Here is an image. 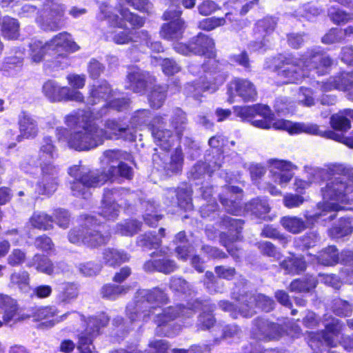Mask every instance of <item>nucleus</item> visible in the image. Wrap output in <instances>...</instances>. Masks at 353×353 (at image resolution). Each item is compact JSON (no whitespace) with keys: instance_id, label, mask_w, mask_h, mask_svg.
I'll return each instance as SVG.
<instances>
[{"instance_id":"obj_1","label":"nucleus","mask_w":353,"mask_h":353,"mask_svg":"<svg viewBox=\"0 0 353 353\" xmlns=\"http://www.w3.org/2000/svg\"><path fill=\"white\" fill-rule=\"evenodd\" d=\"M123 154L119 150H107L101 159L102 171L94 172L81 165H74L69 169V174L74 179L70 183L73 195L85 197L87 190L94 188L105 182L121 176L130 179L133 176V170L127 163L122 161Z\"/></svg>"},{"instance_id":"obj_2","label":"nucleus","mask_w":353,"mask_h":353,"mask_svg":"<svg viewBox=\"0 0 353 353\" xmlns=\"http://www.w3.org/2000/svg\"><path fill=\"white\" fill-rule=\"evenodd\" d=\"M139 297L134 306L127 307L128 315L132 322L141 318L146 321V319L152 314L154 315V321L160 326L179 315L190 316L192 314L191 309L181 305L162 310L159 305L165 303L168 298L166 294L158 288L140 290Z\"/></svg>"},{"instance_id":"obj_3","label":"nucleus","mask_w":353,"mask_h":353,"mask_svg":"<svg viewBox=\"0 0 353 353\" xmlns=\"http://www.w3.org/2000/svg\"><path fill=\"white\" fill-rule=\"evenodd\" d=\"M334 176L323 189V203L320 208L322 211L315 214L312 219L325 217L323 221H332L336 217V212L342 209L339 203H347L353 201L351 193L353 192V180L348 179L350 170L343 165H334L330 168Z\"/></svg>"},{"instance_id":"obj_4","label":"nucleus","mask_w":353,"mask_h":353,"mask_svg":"<svg viewBox=\"0 0 353 353\" xmlns=\"http://www.w3.org/2000/svg\"><path fill=\"white\" fill-rule=\"evenodd\" d=\"M191 44L197 49L193 50V54L199 55H206L208 61L205 63L202 68L205 74L204 80L201 82V90L214 92L219 85L223 83L225 80V76L221 72L218 68V64L214 59V43L211 38L203 34H199L196 37L192 39Z\"/></svg>"},{"instance_id":"obj_5","label":"nucleus","mask_w":353,"mask_h":353,"mask_svg":"<svg viewBox=\"0 0 353 353\" xmlns=\"http://www.w3.org/2000/svg\"><path fill=\"white\" fill-rule=\"evenodd\" d=\"M101 228V226L97 223L94 217L88 216L85 219L84 225L70 231L69 241L72 243L83 244L90 248L105 244L110 239V235L103 234Z\"/></svg>"},{"instance_id":"obj_6","label":"nucleus","mask_w":353,"mask_h":353,"mask_svg":"<svg viewBox=\"0 0 353 353\" xmlns=\"http://www.w3.org/2000/svg\"><path fill=\"white\" fill-rule=\"evenodd\" d=\"M93 124L82 125L81 130L71 133L65 128H60L56 130L57 139L59 141H67L68 145L76 150H88L101 145L97 134L92 130Z\"/></svg>"},{"instance_id":"obj_7","label":"nucleus","mask_w":353,"mask_h":353,"mask_svg":"<svg viewBox=\"0 0 353 353\" xmlns=\"http://www.w3.org/2000/svg\"><path fill=\"white\" fill-rule=\"evenodd\" d=\"M119 13L121 17L113 12L112 7L106 4H101L97 17L100 21L107 20L113 28H125L124 21L129 22L134 28H141L144 24V21L141 17L129 12L127 9H121Z\"/></svg>"},{"instance_id":"obj_8","label":"nucleus","mask_w":353,"mask_h":353,"mask_svg":"<svg viewBox=\"0 0 353 353\" xmlns=\"http://www.w3.org/2000/svg\"><path fill=\"white\" fill-rule=\"evenodd\" d=\"M109 318L104 313L90 317L85 322L86 329L79 336L78 349L80 353H92L94 347L92 344L93 338L98 334L101 327L105 326Z\"/></svg>"},{"instance_id":"obj_9","label":"nucleus","mask_w":353,"mask_h":353,"mask_svg":"<svg viewBox=\"0 0 353 353\" xmlns=\"http://www.w3.org/2000/svg\"><path fill=\"white\" fill-rule=\"evenodd\" d=\"M43 92L52 102L62 101H84V97L80 91L70 90V87L61 86L54 81H48L43 84Z\"/></svg>"},{"instance_id":"obj_10","label":"nucleus","mask_w":353,"mask_h":353,"mask_svg":"<svg viewBox=\"0 0 353 353\" xmlns=\"http://www.w3.org/2000/svg\"><path fill=\"white\" fill-rule=\"evenodd\" d=\"M309 72L307 59L290 61L285 59L278 72L285 83H298L307 77Z\"/></svg>"},{"instance_id":"obj_11","label":"nucleus","mask_w":353,"mask_h":353,"mask_svg":"<svg viewBox=\"0 0 353 353\" xmlns=\"http://www.w3.org/2000/svg\"><path fill=\"white\" fill-rule=\"evenodd\" d=\"M41 179L37 185V192L41 194H51L59 185V168L50 160L41 163Z\"/></svg>"},{"instance_id":"obj_12","label":"nucleus","mask_w":353,"mask_h":353,"mask_svg":"<svg viewBox=\"0 0 353 353\" xmlns=\"http://www.w3.org/2000/svg\"><path fill=\"white\" fill-rule=\"evenodd\" d=\"M343 325L338 319H332L331 323L325 326V330L322 332V340L327 346L336 347L340 343L345 350L353 351V335L340 336Z\"/></svg>"},{"instance_id":"obj_13","label":"nucleus","mask_w":353,"mask_h":353,"mask_svg":"<svg viewBox=\"0 0 353 353\" xmlns=\"http://www.w3.org/2000/svg\"><path fill=\"white\" fill-rule=\"evenodd\" d=\"M239 312L244 317H250L255 313L254 305L267 312L271 311L274 306V301L262 294H246L239 298Z\"/></svg>"},{"instance_id":"obj_14","label":"nucleus","mask_w":353,"mask_h":353,"mask_svg":"<svg viewBox=\"0 0 353 353\" xmlns=\"http://www.w3.org/2000/svg\"><path fill=\"white\" fill-rule=\"evenodd\" d=\"M270 116L268 118L261 117L262 118L261 119L254 118L251 120V123L252 125L262 129H269L272 126L276 130H285L291 134L308 132V126L302 123H292L288 120L280 119L272 123L274 114L271 110Z\"/></svg>"},{"instance_id":"obj_15","label":"nucleus","mask_w":353,"mask_h":353,"mask_svg":"<svg viewBox=\"0 0 353 353\" xmlns=\"http://www.w3.org/2000/svg\"><path fill=\"white\" fill-rule=\"evenodd\" d=\"M228 101L234 102V97L239 96L244 101L256 100L257 91L255 85L249 80L236 78L231 81L228 85Z\"/></svg>"},{"instance_id":"obj_16","label":"nucleus","mask_w":353,"mask_h":353,"mask_svg":"<svg viewBox=\"0 0 353 353\" xmlns=\"http://www.w3.org/2000/svg\"><path fill=\"white\" fill-rule=\"evenodd\" d=\"M181 12L170 8L163 14L165 20L170 21L161 28V34L167 39H178L182 37L184 30V22L179 18Z\"/></svg>"},{"instance_id":"obj_17","label":"nucleus","mask_w":353,"mask_h":353,"mask_svg":"<svg viewBox=\"0 0 353 353\" xmlns=\"http://www.w3.org/2000/svg\"><path fill=\"white\" fill-rule=\"evenodd\" d=\"M283 332L282 327L279 324L263 319L255 320L252 329L253 337L263 341L278 339L281 336Z\"/></svg>"},{"instance_id":"obj_18","label":"nucleus","mask_w":353,"mask_h":353,"mask_svg":"<svg viewBox=\"0 0 353 353\" xmlns=\"http://www.w3.org/2000/svg\"><path fill=\"white\" fill-rule=\"evenodd\" d=\"M92 130L97 134L101 145L105 139H128L126 133L129 128L114 119H108L105 121L104 129L93 124Z\"/></svg>"},{"instance_id":"obj_19","label":"nucleus","mask_w":353,"mask_h":353,"mask_svg":"<svg viewBox=\"0 0 353 353\" xmlns=\"http://www.w3.org/2000/svg\"><path fill=\"white\" fill-rule=\"evenodd\" d=\"M322 88L324 91L336 89L346 92L347 99L353 101V73L344 72L331 77L326 82H323Z\"/></svg>"},{"instance_id":"obj_20","label":"nucleus","mask_w":353,"mask_h":353,"mask_svg":"<svg viewBox=\"0 0 353 353\" xmlns=\"http://www.w3.org/2000/svg\"><path fill=\"white\" fill-rule=\"evenodd\" d=\"M163 120L161 116L154 117L150 123V129L157 145L168 150L173 144L175 137L170 130L162 128Z\"/></svg>"},{"instance_id":"obj_21","label":"nucleus","mask_w":353,"mask_h":353,"mask_svg":"<svg viewBox=\"0 0 353 353\" xmlns=\"http://www.w3.org/2000/svg\"><path fill=\"white\" fill-rule=\"evenodd\" d=\"M152 256L157 259L148 261L143 265V269L147 272L157 271L167 274L177 269L176 263L169 259L164 251L153 252Z\"/></svg>"},{"instance_id":"obj_22","label":"nucleus","mask_w":353,"mask_h":353,"mask_svg":"<svg viewBox=\"0 0 353 353\" xmlns=\"http://www.w3.org/2000/svg\"><path fill=\"white\" fill-rule=\"evenodd\" d=\"M270 173L272 181L281 186L286 185L293 176V165L288 161L271 159Z\"/></svg>"},{"instance_id":"obj_23","label":"nucleus","mask_w":353,"mask_h":353,"mask_svg":"<svg viewBox=\"0 0 353 353\" xmlns=\"http://www.w3.org/2000/svg\"><path fill=\"white\" fill-rule=\"evenodd\" d=\"M48 46L52 49V55L64 56L65 53L73 52L79 49L77 44L72 40L70 34L63 32L54 36Z\"/></svg>"},{"instance_id":"obj_24","label":"nucleus","mask_w":353,"mask_h":353,"mask_svg":"<svg viewBox=\"0 0 353 353\" xmlns=\"http://www.w3.org/2000/svg\"><path fill=\"white\" fill-rule=\"evenodd\" d=\"M241 190L235 186L224 188V192L220 195V201L229 213L237 214L241 212Z\"/></svg>"},{"instance_id":"obj_25","label":"nucleus","mask_w":353,"mask_h":353,"mask_svg":"<svg viewBox=\"0 0 353 353\" xmlns=\"http://www.w3.org/2000/svg\"><path fill=\"white\" fill-rule=\"evenodd\" d=\"M129 83L128 88L134 92H143L148 83H151L153 77L147 72L139 68H132L127 76Z\"/></svg>"},{"instance_id":"obj_26","label":"nucleus","mask_w":353,"mask_h":353,"mask_svg":"<svg viewBox=\"0 0 353 353\" xmlns=\"http://www.w3.org/2000/svg\"><path fill=\"white\" fill-rule=\"evenodd\" d=\"M192 191L188 188H179L177 190L170 188L166 190L165 197L166 203H177L178 205L185 210L192 208Z\"/></svg>"},{"instance_id":"obj_27","label":"nucleus","mask_w":353,"mask_h":353,"mask_svg":"<svg viewBox=\"0 0 353 353\" xmlns=\"http://www.w3.org/2000/svg\"><path fill=\"white\" fill-rule=\"evenodd\" d=\"M119 191L106 189L103 193L101 214L108 219L116 218L119 212V205L115 203Z\"/></svg>"},{"instance_id":"obj_28","label":"nucleus","mask_w":353,"mask_h":353,"mask_svg":"<svg viewBox=\"0 0 353 353\" xmlns=\"http://www.w3.org/2000/svg\"><path fill=\"white\" fill-rule=\"evenodd\" d=\"M112 96H113L112 89L107 81H103L90 88L87 103L88 105H93L101 101L110 100Z\"/></svg>"},{"instance_id":"obj_29","label":"nucleus","mask_w":353,"mask_h":353,"mask_svg":"<svg viewBox=\"0 0 353 353\" xmlns=\"http://www.w3.org/2000/svg\"><path fill=\"white\" fill-rule=\"evenodd\" d=\"M20 134L17 137L18 141L24 139H34L39 132L37 121L26 112H22L19 118Z\"/></svg>"},{"instance_id":"obj_30","label":"nucleus","mask_w":353,"mask_h":353,"mask_svg":"<svg viewBox=\"0 0 353 353\" xmlns=\"http://www.w3.org/2000/svg\"><path fill=\"white\" fill-rule=\"evenodd\" d=\"M64 12V5L54 1L51 3L46 19V23L50 30H57L62 27Z\"/></svg>"},{"instance_id":"obj_31","label":"nucleus","mask_w":353,"mask_h":353,"mask_svg":"<svg viewBox=\"0 0 353 353\" xmlns=\"http://www.w3.org/2000/svg\"><path fill=\"white\" fill-rule=\"evenodd\" d=\"M237 116L243 119L252 120L257 116L270 117V109L268 105L256 104L252 106H244L236 109Z\"/></svg>"},{"instance_id":"obj_32","label":"nucleus","mask_w":353,"mask_h":353,"mask_svg":"<svg viewBox=\"0 0 353 353\" xmlns=\"http://www.w3.org/2000/svg\"><path fill=\"white\" fill-rule=\"evenodd\" d=\"M316 260L323 265L332 266L339 263V254L335 246H329L323 250L318 256L310 255V261Z\"/></svg>"},{"instance_id":"obj_33","label":"nucleus","mask_w":353,"mask_h":353,"mask_svg":"<svg viewBox=\"0 0 353 353\" xmlns=\"http://www.w3.org/2000/svg\"><path fill=\"white\" fill-rule=\"evenodd\" d=\"M350 119H353V110L346 109L332 115L330 123L333 128L346 132L351 128Z\"/></svg>"},{"instance_id":"obj_34","label":"nucleus","mask_w":353,"mask_h":353,"mask_svg":"<svg viewBox=\"0 0 353 353\" xmlns=\"http://www.w3.org/2000/svg\"><path fill=\"white\" fill-rule=\"evenodd\" d=\"M281 267L286 274H299L304 272L307 268V263L302 256H291L283 260Z\"/></svg>"},{"instance_id":"obj_35","label":"nucleus","mask_w":353,"mask_h":353,"mask_svg":"<svg viewBox=\"0 0 353 353\" xmlns=\"http://www.w3.org/2000/svg\"><path fill=\"white\" fill-rule=\"evenodd\" d=\"M58 311L53 307H40L35 310L33 317L35 321H42L45 319H50L49 321L50 326L54 325L63 319H65L67 314H65L62 316H57Z\"/></svg>"},{"instance_id":"obj_36","label":"nucleus","mask_w":353,"mask_h":353,"mask_svg":"<svg viewBox=\"0 0 353 353\" xmlns=\"http://www.w3.org/2000/svg\"><path fill=\"white\" fill-rule=\"evenodd\" d=\"M353 232V221L349 218L341 219L329 230L330 236L339 239L350 235Z\"/></svg>"},{"instance_id":"obj_37","label":"nucleus","mask_w":353,"mask_h":353,"mask_svg":"<svg viewBox=\"0 0 353 353\" xmlns=\"http://www.w3.org/2000/svg\"><path fill=\"white\" fill-rule=\"evenodd\" d=\"M276 21L272 17H265L259 20L255 26L254 34L259 39L261 37H268L274 31Z\"/></svg>"},{"instance_id":"obj_38","label":"nucleus","mask_w":353,"mask_h":353,"mask_svg":"<svg viewBox=\"0 0 353 353\" xmlns=\"http://www.w3.org/2000/svg\"><path fill=\"white\" fill-rule=\"evenodd\" d=\"M30 50L31 59L34 63L41 62L45 54L52 52V49L48 46V42L43 43L40 40L32 41L30 44Z\"/></svg>"},{"instance_id":"obj_39","label":"nucleus","mask_w":353,"mask_h":353,"mask_svg":"<svg viewBox=\"0 0 353 353\" xmlns=\"http://www.w3.org/2000/svg\"><path fill=\"white\" fill-rule=\"evenodd\" d=\"M310 134H319L327 138L342 143L349 148H353V136L346 137H344L342 134L332 130L322 132L319 130V127L316 125H310Z\"/></svg>"},{"instance_id":"obj_40","label":"nucleus","mask_w":353,"mask_h":353,"mask_svg":"<svg viewBox=\"0 0 353 353\" xmlns=\"http://www.w3.org/2000/svg\"><path fill=\"white\" fill-rule=\"evenodd\" d=\"M32 227L43 230L53 228V218L43 212H35L30 219Z\"/></svg>"},{"instance_id":"obj_41","label":"nucleus","mask_w":353,"mask_h":353,"mask_svg":"<svg viewBox=\"0 0 353 353\" xmlns=\"http://www.w3.org/2000/svg\"><path fill=\"white\" fill-rule=\"evenodd\" d=\"M1 32L8 39H17L19 35V24L18 21L10 17H5L1 24Z\"/></svg>"},{"instance_id":"obj_42","label":"nucleus","mask_w":353,"mask_h":353,"mask_svg":"<svg viewBox=\"0 0 353 353\" xmlns=\"http://www.w3.org/2000/svg\"><path fill=\"white\" fill-rule=\"evenodd\" d=\"M0 310L4 313V323H9L16 315L17 307L14 300L7 295L0 294Z\"/></svg>"},{"instance_id":"obj_43","label":"nucleus","mask_w":353,"mask_h":353,"mask_svg":"<svg viewBox=\"0 0 353 353\" xmlns=\"http://www.w3.org/2000/svg\"><path fill=\"white\" fill-rule=\"evenodd\" d=\"M90 114L85 113L83 110L73 112L67 115L65 118V123L68 127H78L82 128V125H88L90 122Z\"/></svg>"},{"instance_id":"obj_44","label":"nucleus","mask_w":353,"mask_h":353,"mask_svg":"<svg viewBox=\"0 0 353 353\" xmlns=\"http://www.w3.org/2000/svg\"><path fill=\"white\" fill-rule=\"evenodd\" d=\"M28 265L29 267L35 266L37 270L49 275L54 272V265L52 261L43 255L35 254Z\"/></svg>"},{"instance_id":"obj_45","label":"nucleus","mask_w":353,"mask_h":353,"mask_svg":"<svg viewBox=\"0 0 353 353\" xmlns=\"http://www.w3.org/2000/svg\"><path fill=\"white\" fill-rule=\"evenodd\" d=\"M10 285L17 287L21 291L27 292L30 290V276L28 272L21 270L13 272L10 277Z\"/></svg>"},{"instance_id":"obj_46","label":"nucleus","mask_w":353,"mask_h":353,"mask_svg":"<svg viewBox=\"0 0 353 353\" xmlns=\"http://www.w3.org/2000/svg\"><path fill=\"white\" fill-rule=\"evenodd\" d=\"M104 36L107 41L112 40L118 45H125L132 41H136L133 38L132 32L130 31L112 30L107 32L104 34Z\"/></svg>"},{"instance_id":"obj_47","label":"nucleus","mask_w":353,"mask_h":353,"mask_svg":"<svg viewBox=\"0 0 353 353\" xmlns=\"http://www.w3.org/2000/svg\"><path fill=\"white\" fill-rule=\"evenodd\" d=\"M103 259L106 264L114 266L128 261L129 257L123 252L113 248H108L103 252Z\"/></svg>"},{"instance_id":"obj_48","label":"nucleus","mask_w":353,"mask_h":353,"mask_svg":"<svg viewBox=\"0 0 353 353\" xmlns=\"http://www.w3.org/2000/svg\"><path fill=\"white\" fill-rule=\"evenodd\" d=\"M281 223L285 230L294 234L299 233L306 228L304 221L296 216H284Z\"/></svg>"},{"instance_id":"obj_49","label":"nucleus","mask_w":353,"mask_h":353,"mask_svg":"<svg viewBox=\"0 0 353 353\" xmlns=\"http://www.w3.org/2000/svg\"><path fill=\"white\" fill-rule=\"evenodd\" d=\"M145 208V212L143 215L144 221L150 226H156L161 216L157 214V206L154 202L148 201L143 203Z\"/></svg>"},{"instance_id":"obj_50","label":"nucleus","mask_w":353,"mask_h":353,"mask_svg":"<svg viewBox=\"0 0 353 353\" xmlns=\"http://www.w3.org/2000/svg\"><path fill=\"white\" fill-rule=\"evenodd\" d=\"M171 125L174 128L176 136L181 138L187 128V119L185 114L180 109H177L172 118Z\"/></svg>"},{"instance_id":"obj_51","label":"nucleus","mask_w":353,"mask_h":353,"mask_svg":"<svg viewBox=\"0 0 353 353\" xmlns=\"http://www.w3.org/2000/svg\"><path fill=\"white\" fill-rule=\"evenodd\" d=\"M57 155V150L52 143L51 138L48 137H44L39 150L40 160L42 161L43 160L53 159Z\"/></svg>"},{"instance_id":"obj_52","label":"nucleus","mask_w":353,"mask_h":353,"mask_svg":"<svg viewBox=\"0 0 353 353\" xmlns=\"http://www.w3.org/2000/svg\"><path fill=\"white\" fill-rule=\"evenodd\" d=\"M166 97V88L155 86L148 95V101L154 108H159L165 101Z\"/></svg>"},{"instance_id":"obj_53","label":"nucleus","mask_w":353,"mask_h":353,"mask_svg":"<svg viewBox=\"0 0 353 353\" xmlns=\"http://www.w3.org/2000/svg\"><path fill=\"white\" fill-rule=\"evenodd\" d=\"M227 21H232L230 13H227L225 17L222 18L210 17L205 19L199 22V27L202 30L210 31L217 27L223 26Z\"/></svg>"},{"instance_id":"obj_54","label":"nucleus","mask_w":353,"mask_h":353,"mask_svg":"<svg viewBox=\"0 0 353 353\" xmlns=\"http://www.w3.org/2000/svg\"><path fill=\"white\" fill-rule=\"evenodd\" d=\"M129 290V287L108 284L104 285L101 290L102 296L108 299H115L119 296L125 294Z\"/></svg>"},{"instance_id":"obj_55","label":"nucleus","mask_w":353,"mask_h":353,"mask_svg":"<svg viewBox=\"0 0 353 353\" xmlns=\"http://www.w3.org/2000/svg\"><path fill=\"white\" fill-rule=\"evenodd\" d=\"M222 223L224 226L229 229L230 235L232 236L230 239L231 241H234L239 238V234L241 232L243 222L241 219H235L231 217L224 218Z\"/></svg>"},{"instance_id":"obj_56","label":"nucleus","mask_w":353,"mask_h":353,"mask_svg":"<svg viewBox=\"0 0 353 353\" xmlns=\"http://www.w3.org/2000/svg\"><path fill=\"white\" fill-rule=\"evenodd\" d=\"M312 68L319 75L324 74L328 68L332 64L331 59L325 55H319L313 57ZM311 64V62H310Z\"/></svg>"},{"instance_id":"obj_57","label":"nucleus","mask_w":353,"mask_h":353,"mask_svg":"<svg viewBox=\"0 0 353 353\" xmlns=\"http://www.w3.org/2000/svg\"><path fill=\"white\" fill-rule=\"evenodd\" d=\"M141 224L136 220H129L117 225L116 232L123 236H132L140 230Z\"/></svg>"},{"instance_id":"obj_58","label":"nucleus","mask_w":353,"mask_h":353,"mask_svg":"<svg viewBox=\"0 0 353 353\" xmlns=\"http://www.w3.org/2000/svg\"><path fill=\"white\" fill-rule=\"evenodd\" d=\"M153 59L155 61H160L162 70L166 75H173L179 72L181 70V67L175 61L171 59H163L161 57H154Z\"/></svg>"},{"instance_id":"obj_59","label":"nucleus","mask_w":353,"mask_h":353,"mask_svg":"<svg viewBox=\"0 0 353 353\" xmlns=\"http://www.w3.org/2000/svg\"><path fill=\"white\" fill-rule=\"evenodd\" d=\"M329 15L332 21L336 24L345 23L353 19L352 14L334 8L329 10Z\"/></svg>"},{"instance_id":"obj_60","label":"nucleus","mask_w":353,"mask_h":353,"mask_svg":"<svg viewBox=\"0 0 353 353\" xmlns=\"http://www.w3.org/2000/svg\"><path fill=\"white\" fill-rule=\"evenodd\" d=\"M128 106V100L122 98L114 100H110L105 106L101 110V116L107 113V109L110 108L117 111L125 110Z\"/></svg>"},{"instance_id":"obj_61","label":"nucleus","mask_w":353,"mask_h":353,"mask_svg":"<svg viewBox=\"0 0 353 353\" xmlns=\"http://www.w3.org/2000/svg\"><path fill=\"white\" fill-rule=\"evenodd\" d=\"M66 79L70 90H74L79 91V89H81L85 86V75L77 74H70L66 77Z\"/></svg>"},{"instance_id":"obj_62","label":"nucleus","mask_w":353,"mask_h":353,"mask_svg":"<svg viewBox=\"0 0 353 353\" xmlns=\"http://www.w3.org/2000/svg\"><path fill=\"white\" fill-rule=\"evenodd\" d=\"M258 248L261 252L270 257L279 259L281 257V254L277 251L274 245L269 241H262L258 243Z\"/></svg>"},{"instance_id":"obj_63","label":"nucleus","mask_w":353,"mask_h":353,"mask_svg":"<svg viewBox=\"0 0 353 353\" xmlns=\"http://www.w3.org/2000/svg\"><path fill=\"white\" fill-rule=\"evenodd\" d=\"M352 310V307L347 301L341 299L335 300L333 311L336 315L347 316L351 314Z\"/></svg>"},{"instance_id":"obj_64","label":"nucleus","mask_w":353,"mask_h":353,"mask_svg":"<svg viewBox=\"0 0 353 353\" xmlns=\"http://www.w3.org/2000/svg\"><path fill=\"white\" fill-rule=\"evenodd\" d=\"M344 39V32L342 29L334 28L330 30L323 38L322 41L330 44L340 42Z\"/></svg>"}]
</instances>
